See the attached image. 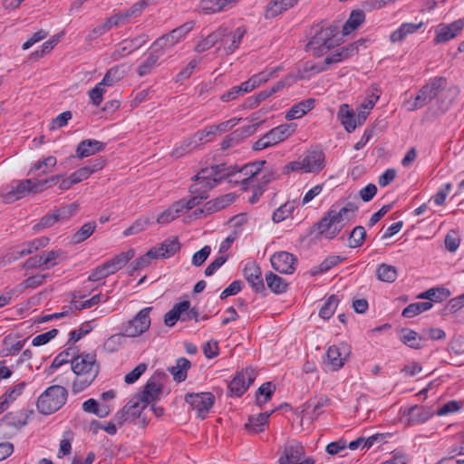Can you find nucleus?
<instances>
[{"label":"nucleus","instance_id":"30","mask_svg":"<svg viewBox=\"0 0 464 464\" xmlns=\"http://www.w3.org/2000/svg\"><path fill=\"white\" fill-rule=\"evenodd\" d=\"M433 99H435V96H433V93L428 89V87L423 85L420 89V91H419L418 94L416 95V97L414 98L413 102H411V101L407 102V104L409 105L408 111H414L416 110L423 108L424 106L429 104Z\"/></svg>","mask_w":464,"mask_h":464},{"label":"nucleus","instance_id":"22","mask_svg":"<svg viewBox=\"0 0 464 464\" xmlns=\"http://www.w3.org/2000/svg\"><path fill=\"white\" fill-rule=\"evenodd\" d=\"M265 163L266 160H257L240 168L238 171L246 176V178L241 179L240 183L243 185L255 186L256 179H258L261 175V169Z\"/></svg>","mask_w":464,"mask_h":464},{"label":"nucleus","instance_id":"20","mask_svg":"<svg viewBox=\"0 0 464 464\" xmlns=\"http://www.w3.org/2000/svg\"><path fill=\"white\" fill-rule=\"evenodd\" d=\"M180 249V244L177 237L167 238L162 243L155 246L150 250L154 252V258H169Z\"/></svg>","mask_w":464,"mask_h":464},{"label":"nucleus","instance_id":"47","mask_svg":"<svg viewBox=\"0 0 464 464\" xmlns=\"http://www.w3.org/2000/svg\"><path fill=\"white\" fill-rule=\"evenodd\" d=\"M96 228V223L94 221L88 222L82 225L80 229L73 234L72 240L74 244H79L89 238Z\"/></svg>","mask_w":464,"mask_h":464},{"label":"nucleus","instance_id":"63","mask_svg":"<svg viewBox=\"0 0 464 464\" xmlns=\"http://www.w3.org/2000/svg\"><path fill=\"white\" fill-rule=\"evenodd\" d=\"M23 414L20 413V416H17V413L9 412L4 416V418L1 420L2 422L9 427H14V428H22L26 424L25 420H21V416Z\"/></svg>","mask_w":464,"mask_h":464},{"label":"nucleus","instance_id":"19","mask_svg":"<svg viewBox=\"0 0 464 464\" xmlns=\"http://www.w3.org/2000/svg\"><path fill=\"white\" fill-rule=\"evenodd\" d=\"M362 44L363 41H357L335 50L333 53L325 57L324 64L329 65L339 63L353 56L358 53L359 45Z\"/></svg>","mask_w":464,"mask_h":464},{"label":"nucleus","instance_id":"10","mask_svg":"<svg viewBox=\"0 0 464 464\" xmlns=\"http://www.w3.org/2000/svg\"><path fill=\"white\" fill-rule=\"evenodd\" d=\"M194 26L193 22L185 23L179 27L172 30L170 33L162 35L153 43V47L158 49L169 48L176 44L183 38Z\"/></svg>","mask_w":464,"mask_h":464},{"label":"nucleus","instance_id":"55","mask_svg":"<svg viewBox=\"0 0 464 464\" xmlns=\"http://www.w3.org/2000/svg\"><path fill=\"white\" fill-rule=\"evenodd\" d=\"M150 224L149 218H140L135 220L128 228L123 231L125 237H129L145 229L147 226Z\"/></svg>","mask_w":464,"mask_h":464},{"label":"nucleus","instance_id":"44","mask_svg":"<svg viewBox=\"0 0 464 464\" xmlns=\"http://www.w3.org/2000/svg\"><path fill=\"white\" fill-rule=\"evenodd\" d=\"M401 341L411 348H421L420 341H422V337L413 330L403 329L401 331Z\"/></svg>","mask_w":464,"mask_h":464},{"label":"nucleus","instance_id":"57","mask_svg":"<svg viewBox=\"0 0 464 464\" xmlns=\"http://www.w3.org/2000/svg\"><path fill=\"white\" fill-rule=\"evenodd\" d=\"M78 208V204L76 202H73L72 204L63 206L58 209H55L54 213L57 217L58 221L67 220L76 213Z\"/></svg>","mask_w":464,"mask_h":464},{"label":"nucleus","instance_id":"27","mask_svg":"<svg viewBox=\"0 0 464 464\" xmlns=\"http://www.w3.org/2000/svg\"><path fill=\"white\" fill-rule=\"evenodd\" d=\"M406 415L410 424L423 423L433 415V411L428 407L415 405L408 409Z\"/></svg>","mask_w":464,"mask_h":464},{"label":"nucleus","instance_id":"41","mask_svg":"<svg viewBox=\"0 0 464 464\" xmlns=\"http://www.w3.org/2000/svg\"><path fill=\"white\" fill-rule=\"evenodd\" d=\"M376 276L382 282L392 283L397 278L398 270L393 266L382 263L377 267Z\"/></svg>","mask_w":464,"mask_h":464},{"label":"nucleus","instance_id":"35","mask_svg":"<svg viewBox=\"0 0 464 464\" xmlns=\"http://www.w3.org/2000/svg\"><path fill=\"white\" fill-rule=\"evenodd\" d=\"M423 26V23H404L397 30L392 33L390 40L392 43L401 42L408 34H414Z\"/></svg>","mask_w":464,"mask_h":464},{"label":"nucleus","instance_id":"58","mask_svg":"<svg viewBox=\"0 0 464 464\" xmlns=\"http://www.w3.org/2000/svg\"><path fill=\"white\" fill-rule=\"evenodd\" d=\"M75 354L74 348H68L63 352H61L53 361L51 364L52 369H57L63 365L64 363H67L71 362L72 355Z\"/></svg>","mask_w":464,"mask_h":464},{"label":"nucleus","instance_id":"48","mask_svg":"<svg viewBox=\"0 0 464 464\" xmlns=\"http://www.w3.org/2000/svg\"><path fill=\"white\" fill-rule=\"evenodd\" d=\"M343 260H344V257H342L340 256H329L319 266L313 267L312 274L314 276V275L327 272L332 267L337 266L339 263H341Z\"/></svg>","mask_w":464,"mask_h":464},{"label":"nucleus","instance_id":"14","mask_svg":"<svg viewBox=\"0 0 464 464\" xmlns=\"http://www.w3.org/2000/svg\"><path fill=\"white\" fill-rule=\"evenodd\" d=\"M351 353V348L347 343H342L339 345H332L328 348L326 356L333 370L342 368Z\"/></svg>","mask_w":464,"mask_h":464},{"label":"nucleus","instance_id":"29","mask_svg":"<svg viewBox=\"0 0 464 464\" xmlns=\"http://www.w3.org/2000/svg\"><path fill=\"white\" fill-rule=\"evenodd\" d=\"M32 179H27L18 182L16 187L13 188L10 191L4 195V199L6 203L13 202L22 198L25 194L30 193L32 189Z\"/></svg>","mask_w":464,"mask_h":464},{"label":"nucleus","instance_id":"23","mask_svg":"<svg viewBox=\"0 0 464 464\" xmlns=\"http://www.w3.org/2000/svg\"><path fill=\"white\" fill-rule=\"evenodd\" d=\"M105 149V144L97 140H82L76 149V157L83 159L92 155H94Z\"/></svg>","mask_w":464,"mask_h":464},{"label":"nucleus","instance_id":"33","mask_svg":"<svg viewBox=\"0 0 464 464\" xmlns=\"http://www.w3.org/2000/svg\"><path fill=\"white\" fill-rule=\"evenodd\" d=\"M226 27H219L215 32L209 34L204 40L199 42L196 45L195 50L198 53H202L210 49L219 41L225 40L224 36L226 35Z\"/></svg>","mask_w":464,"mask_h":464},{"label":"nucleus","instance_id":"38","mask_svg":"<svg viewBox=\"0 0 464 464\" xmlns=\"http://www.w3.org/2000/svg\"><path fill=\"white\" fill-rule=\"evenodd\" d=\"M226 35L224 36V39L226 40V37H230V44L227 45V47H225V51L227 54L234 53L239 46L242 38L246 33V30L245 27H237L234 32L229 31L227 28H226Z\"/></svg>","mask_w":464,"mask_h":464},{"label":"nucleus","instance_id":"61","mask_svg":"<svg viewBox=\"0 0 464 464\" xmlns=\"http://www.w3.org/2000/svg\"><path fill=\"white\" fill-rule=\"evenodd\" d=\"M135 256L134 249L130 248L127 252H121L112 257L111 260L119 270L126 266V264Z\"/></svg>","mask_w":464,"mask_h":464},{"label":"nucleus","instance_id":"9","mask_svg":"<svg viewBox=\"0 0 464 464\" xmlns=\"http://www.w3.org/2000/svg\"><path fill=\"white\" fill-rule=\"evenodd\" d=\"M256 372L250 367L237 372L228 384V389L232 395L241 396L255 381Z\"/></svg>","mask_w":464,"mask_h":464},{"label":"nucleus","instance_id":"25","mask_svg":"<svg viewBox=\"0 0 464 464\" xmlns=\"http://www.w3.org/2000/svg\"><path fill=\"white\" fill-rule=\"evenodd\" d=\"M329 402L330 399L325 395L321 396L316 402L309 400L303 406V413L308 414L309 420L314 421L323 413V408L329 405Z\"/></svg>","mask_w":464,"mask_h":464},{"label":"nucleus","instance_id":"42","mask_svg":"<svg viewBox=\"0 0 464 464\" xmlns=\"http://www.w3.org/2000/svg\"><path fill=\"white\" fill-rule=\"evenodd\" d=\"M450 295V291L445 287H435L419 295V298L429 299L433 302H442Z\"/></svg>","mask_w":464,"mask_h":464},{"label":"nucleus","instance_id":"17","mask_svg":"<svg viewBox=\"0 0 464 464\" xmlns=\"http://www.w3.org/2000/svg\"><path fill=\"white\" fill-rule=\"evenodd\" d=\"M190 302L185 300L175 304L171 310L164 315V323L167 326H173L179 320L182 322L189 321Z\"/></svg>","mask_w":464,"mask_h":464},{"label":"nucleus","instance_id":"3","mask_svg":"<svg viewBox=\"0 0 464 464\" xmlns=\"http://www.w3.org/2000/svg\"><path fill=\"white\" fill-rule=\"evenodd\" d=\"M338 32L336 25L321 28L308 42L306 50L312 52L314 56L320 57L338 44V41L335 39Z\"/></svg>","mask_w":464,"mask_h":464},{"label":"nucleus","instance_id":"26","mask_svg":"<svg viewBox=\"0 0 464 464\" xmlns=\"http://www.w3.org/2000/svg\"><path fill=\"white\" fill-rule=\"evenodd\" d=\"M238 0H201L200 9L205 14H214L227 10L237 3Z\"/></svg>","mask_w":464,"mask_h":464},{"label":"nucleus","instance_id":"37","mask_svg":"<svg viewBox=\"0 0 464 464\" xmlns=\"http://www.w3.org/2000/svg\"><path fill=\"white\" fill-rule=\"evenodd\" d=\"M297 0H272L266 10V17L273 18L294 6Z\"/></svg>","mask_w":464,"mask_h":464},{"label":"nucleus","instance_id":"59","mask_svg":"<svg viewBox=\"0 0 464 464\" xmlns=\"http://www.w3.org/2000/svg\"><path fill=\"white\" fill-rule=\"evenodd\" d=\"M426 87L433 93L435 98L438 96L440 91L444 90L447 86V79L445 77H435L431 79L428 83L425 84Z\"/></svg>","mask_w":464,"mask_h":464},{"label":"nucleus","instance_id":"24","mask_svg":"<svg viewBox=\"0 0 464 464\" xmlns=\"http://www.w3.org/2000/svg\"><path fill=\"white\" fill-rule=\"evenodd\" d=\"M262 123H263V121H260L256 124H253V125H249L245 128L237 129L235 131L231 132L222 141L221 149L227 150L229 147L233 146L235 143H237L241 139L248 137L254 131H256L257 127Z\"/></svg>","mask_w":464,"mask_h":464},{"label":"nucleus","instance_id":"21","mask_svg":"<svg viewBox=\"0 0 464 464\" xmlns=\"http://www.w3.org/2000/svg\"><path fill=\"white\" fill-rule=\"evenodd\" d=\"M304 453V448L298 442L286 445L278 459V464H296L300 462Z\"/></svg>","mask_w":464,"mask_h":464},{"label":"nucleus","instance_id":"62","mask_svg":"<svg viewBox=\"0 0 464 464\" xmlns=\"http://www.w3.org/2000/svg\"><path fill=\"white\" fill-rule=\"evenodd\" d=\"M72 432L68 430L63 433V439L60 441V448L58 451V457L61 458L65 455H69L72 450Z\"/></svg>","mask_w":464,"mask_h":464},{"label":"nucleus","instance_id":"34","mask_svg":"<svg viewBox=\"0 0 464 464\" xmlns=\"http://www.w3.org/2000/svg\"><path fill=\"white\" fill-rule=\"evenodd\" d=\"M273 411H274L249 416L247 423L245 424L246 430L251 433L263 431V427L268 422V419Z\"/></svg>","mask_w":464,"mask_h":464},{"label":"nucleus","instance_id":"39","mask_svg":"<svg viewBox=\"0 0 464 464\" xmlns=\"http://www.w3.org/2000/svg\"><path fill=\"white\" fill-rule=\"evenodd\" d=\"M266 282L268 288L276 295L283 294L287 290L286 281L273 272H268L266 275Z\"/></svg>","mask_w":464,"mask_h":464},{"label":"nucleus","instance_id":"13","mask_svg":"<svg viewBox=\"0 0 464 464\" xmlns=\"http://www.w3.org/2000/svg\"><path fill=\"white\" fill-rule=\"evenodd\" d=\"M162 393V385L154 379H150L143 386L142 390L134 396L144 404L145 408L150 403L159 401Z\"/></svg>","mask_w":464,"mask_h":464},{"label":"nucleus","instance_id":"43","mask_svg":"<svg viewBox=\"0 0 464 464\" xmlns=\"http://www.w3.org/2000/svg\"><path fill=\"white\" fill-rule=\"evenodd\" d=\"M276 391V386L272 382L263 383L256 393V402L259 407H262L273 396Z\"/></svg>","mask_w":464,"mask_h":464},{"label":"nucleus","instance_id":"45","mask_svg":"<svg viewBox=\"0 0 464 464\" xmlns=\"http://www.w3.org/2000/svg\"><path fill=\"white\" fill-rule=\"evenodd\" d=\"M357 209L358 208L355 204L348 202L338 211L334 209H330L329 211L334 215L335 219H337L339 223L342 224L344 219L351 220L354 217V213Z\"/></svg>","mask_w":464,"mask_h":464},{"label":"nucleus","instance_id":"18","mask_svg":"<svg viewBox=\"0 0 464 464\" xmlns=\"http://www.w3.org/2000/svg\"><path fill=\"white\" fill-rule=\"evenodd\" d=\"M304 171L316 173L324 168V153L322 150L307 151L302 160Z\"/></svg>","mask_w":464,"mask_h":464},{"label":"nucleus","instance_id":"32","mask_svg":"<svg viewBox=\"0 0 464 464\" xmlns=\"http://www.w3.org/2000/svg\"><path fill=\"white\" fill-rule=\"evenodd\" d=\"M236 197L233 193L216 198L205 203L206 215L218 212L234 202Z\"/></svg>","mask_w":464,"mask_h":464},{"label":"nucleus","instance_id":"50","mask_svg":"<svg viewBox=\"0 0 464 464\" xmlns=\"http://www.w3.org/2000/svg\"><path fill=\"white\" fill-rule=\"evenodd\" d=\"M383 438V433H377L367 439L360 437L357 440L351 441L348 447L352 450H357L360 446H362V449H370L375 443L376 439L382 440Z\"/></svg>","mask_w":464,"mask_h":464},{"label":"nucleus","instance_id":"64","mask_svg":"<svg viewBox=\"0 0 464 464\" xmlns=\"http://www.w3.org/2000/svg\"><path fill=\"white\" fill-rule=\"evenodd\" d=\"M293 206L285 203L282 206H280L272 216V219L275 223H279L283 220H285L286 218H288L292 211H293Z\"/></svg>","mask_w":464,"mask_h":464},{"label":"nucleus","instance_id":"4","mask_svg":"<svg viewBox=\"0 0 464 464\" xmlns=\"http://www.w3.org/2000/svg\"><path fill=\"white\" fill-rule=\"evenodd\" d=\"M296 129L295 123H285L273 128L258 139L253 145L254 150H261L274 146L291 136Z\"/></svg>","mask_w":464,"mask_h":464},{"label":"nucleus","instance_id":"2","mask_svg":"<svg viewBox=\"0 0 464 464\" xmlns=\"http://www.w3.org/2000/svg\"><path fill=\"white\" fill-rule=\"evenodd\" d=\"M67 390L61 385L48 387L37 400V410L44 415H49L61 409L66 402Z\"/></svg>","mask_w":464,"mask_h":464},{"label":"nucleus","instance_id":"8","mask_svg":"<svg viewBox=\"0 0 464 464\" xmlns=\"http://www.w3.org/2000/svg\"><path fill=\"white\" fill-rule=\"evenodd\" d=\"M144 409V404L133 396L122 409L114 414L112 420H114L119 426H121L128 421L131 422L138 417L141 416Z\"/></svg>","mask_w":464,"mask_h":464},{"label":"nucleus","instance_id":"54","mask_svg":"<svg viewBox=\"0 0 464 464\" xmlns=\"http://www.w3.org/2000/svg\"><path fill=\"white\" fill-rule=\"evenodd\" d=\"M153 256H155L154 252L149 249L143 256L130 263V272H134L148 266L150 264V260L154 259Z\"/></svg>","mask_w":464,"mask_h":464},{"label":"nucleus","instance_id":"7","mask_svg":"<svg viewBox=\"0 0 464 464\" xmlns=\"http://www.w3.org/2000/svg\"><path fill=\"white\" fill-rule=\"evenodd\" d=\"M185 401L197 411L200 419H205L215 402V396L211 392L187 393Z\"/></svg>","mask_w":464,"mask_h":464},{"label":"nucleus","instance_id":"5","mask_svg":"<svg viewBox=\"0 0 464 464\" xmlns=\"http://www.w3.org/2000/svg\"><path fill=\"white\" fill-rule=\"evenodd\" d=\"M152 307L141 309L131 320L123 325V334L127 337H137L145 333L150 326V313Z\"/></svg>","mask_w":464,"mask_h":464},{"label":"nucleus","instance_id":"49","mask_svg":"<svg viewBox=\"0 0 464 464\" xmlns=\"http://www.w3.org/2000/svg\"><path fill=\"white\" fill-rule=\"evenodd\" d=\"M431 307L432 304L430 302L413 303L405 307L401 314L406 318H412L415 315L430 309Z\"/></svg>","mask_w":464,"mask_h":464},{"label":"nucleus","instance_id":"40","mask_svg":"<svg viewBox=\"0 0 464 464\" xmlns=\"http://www.w3.org/2000/svg\"><path fill=\"white\" fill-rule=\"evenodd\" d=\"M365 20V14L362 10L355 9L350 14V16L343 26V34H348L358 28Z\"/></svg>","mask_w":464,"mask_h":464},{"label":"nucleus","instance_id":"28","mask_svg":"<svg viewBox=\"0 0 464 464\" xmlns=\"http://www.w3.org/2000/svg\"><path fill=\"white\" fill-rule=\"evenodd\" d=\"M314 99L309 98L293 105L286 112L285 119L287 121H292L303 117L304 114L314 109Z\"/></svg>","mask_w":464,"mask_h":464},{"label":"nucleus","instance_id":"11","mask_svg":"<svg viewBox=\"0 0 464 464\" xmlns=\"http://www.w3.org/2000/svg\"><path fill=\"white\" fill-rule=\"evenodd\" d=\"M343 225L340 224L334 215L328 211L317 223V234L327 239L335 237L342 230Z\"/></svg>","mask_w":464,"mask_h":464},{"label":"nucleus","instance_id":"16","mask_svg":"<svg viewBox=\"0 0 464 464\" xmlns=\"http://www.w3.org/2000/svg\"><path fill=\"white\" fill-rule=\"evenodd\" d=\"M244 276L255 292L266 293L261 269L256 262H249L246 264L244 268Z\"/></svg>","mask_w":464,"mask_h":464},{"label":"nucleus","instance_id":"12","mask_svg":"<svg viewBox=\"0 0 464 464\" xmlns=\"http://www.w3.org/2000/svg\"><path fill=\"white\" fill-rule=\"evenodd\" d=\"M463 19H458L448 24H439L435 29L436 37L434 38V43L442 44L453 39L463 30Z\"/></svg>","mask_w":464,"mask_h":464},{"label":"nucleus","instance_id":"1","mask_svg":"<svg viewBox=\"0 0 464 464\" xmlns=\"http://www.w3.org/2000/svg\"><path fill=\"white\" fill-rule=\"evenodd\" d=\"M71 368L75 374L72 382V393H79L89 387L96 379L100 372V365L93 353L73 354L71 360Z\"/></svg>","mask_w":464,"mask_h":464},{"label":"nucleus","instance_id":"56","mask_svg":"<svg viewBox=\"0 0 464 464\" xmlns=\"http://www.w3.org/2000/svg\"><path fill=\"white\" fill-rule=\"evenodd\" d=\"M126 335L122 334H117L110 336L104 343L103 347L109 353H114L120 349L123 343V338Z\"/></svg>","mask_w":464,"mask_h":464},{"label":"nucleus","instance_id":"6","mask_svg":"<svg viewBox=\"0 0 464 464\" xmlns=\"http://www.w3.org/2000/svg\"><path fill=\"white\" fill-rule=\"evenodd\" d=\"M368 116V111H359L358 113L346 103L339 107L337 118L348 132L353 131L357 126L363 124Z\"/></svg>","mask_w":464,"mask_h":464},{"label":"nucleus","instance_id":"52","mask_svg":"<svg viewBox=\"0 0 464 464\" xmlns=\"http://www.w3.org/2000/svg\"><path fill=\"white\" fill-rule=\"evenodd\" d=\"M158 60L159 55L155 54L154 53H150L148 58L137 68V73L139 76L149 74L156 65Z\"/></svg>","mask_w":464,"mask_h":464},{"label":"nucleus","instance_id":"46","mask_svg":"<svg viewBox=\"0 0 464 464\" xmlns=\"http://www.w3.org/2000/svg\"><path fill=\"white\" fill-rule=\"evenodd\" d=\"M339 298L335 295H330L319 311V316L324 320L329 319L335 312Z\"/></svg>","mask_w":464,"mask_h":464},{"label":"nucleus","instance_id":"15","mask_svg":"<svg viewBox=\"0 0 464 464\" xmlns=\"http://www.w3.org/2000/svg\"><path fill=\"white\" fill-rule=\"evenodd\" d=\"M270 261L273 268L281 274H292L295 269L296 258L286 251L275 253Z\"/></svg>","mask_w":464,"mask_h":464},{"label":"nucleus","instance_id":"51","mask_svg":"<svg viewBox=\"0 0 464 464\" xmlns=\"http://www.w3.org/2000/svg\"><path fill=\"white\" fill-rule=\"evenodd\" d=\"M366 237V230L362 226L355 227L349 235V246L352 248L361 246Z\"/></svg>","mask_w":464,"mask_h":464},{"label":"nucleus","instance_id":"36","mask_svg":"<svg viewBox=\"0 0 464 464\" xmlns=\"http://www.w3.org/2000/svg\"><path fill=\"white\" fill-rule=\"evenodd\" d=\"M191 362L185 357L177 360L176 365L168 368V371L173 375V379L181 382L187 379V372L190 368Z\"/></svg>","mask_w":464,"mask_h":464},{"label":"nucleus","instance_id":"60","mask_svg":"<svg viewBox=\"0 0 464 464\" xmlns=\"http://www.w3.org/2000/svg\"><path fill=\"white\" fill-rule=\"evenodd\" d=\"M196 149L190 138L184 140L179 146L176 147L171 155L175 158H180L183 155L191 152Z\"/></svg>","mask_w":464,"mask_h":464},{"label":"nucleus","instance_id":"31","mask_svg":"<svg viewBox=\"0 0 464 464\" xmlns=\"http://www.w3.org/2000/svg\"><path fill=\"white\" fill-rule=\"evenodd\" d=\"M26 383L22 382L14 387L9 388L1 397H0V414L3 413L9 405L16 400L18 396H20Z\"/></svg>","mask_w":464,"mask_h":464},{"label":"nucleus","instance_id":"53","mask_svg":"<svg viewBox=\"0 0 464 464\" xmlns=\"http://www.w3.org/2000/svg\"><path fill=\"white\" fill-rule=\"evenodd\" d=\"M144 44V41H141L139 44H135V41L125 40L121 43V47L120 50H116L112 56L114 59H118L126 55V53H130L134 50L140 48Z\"/></svg>","mask_w":464,"mask_h":464}]
</instances>
